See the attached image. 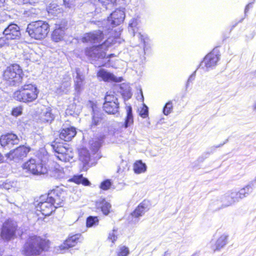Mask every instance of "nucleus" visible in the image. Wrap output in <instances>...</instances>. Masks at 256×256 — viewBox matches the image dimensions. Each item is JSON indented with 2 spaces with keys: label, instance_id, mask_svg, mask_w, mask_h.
Instances as JSON below:
<instances>
[{
  "label": "nucleus",
  "instance_id": "1",
  "mask_svg": "<svg viewBox=\"0 0 256 256\" xmlns=\"http://www.w3.org/2000/svg\"><path fill=\"white\" fill-rule=\"evenodd\" d=\"M124 18L125 14L123 10H116L106 20L98 22V25L102 28V31L97 30L86 33L82 38V41L92 44L100 43L104 39V36L107 34L110 35L108 37L116 40L120 36V30H113V28L122 23Z\"/></svg>",
  "mask_w": 256,
  "mask_h": 256
},
{
  "label": "nucleus",
  "instance_id": "2",
  "mask_svg": "<svg viewBox=\"0 0 256 256\" xmlns=\"http://www.w3.org/2000/svg\"><path fill=\"white\" fill-rule=\"evenodd\" d=\"M24 84L13 94V98L20 102L30 103L34 101L38 98L39 90L36 85L32 84Z\"/></svg>",
  "mask_w": 256,
  "mask_h": 256
},
{
  "label": "nucleus",
  "instance_id": "3",
  "mask_svg": "<svg viewBox=\"0 0 256 256\" xmlns=\"http://www.w3.org/2000/svg\"><path fill=\"white\" fill-rule=\"evenodd\" d=\"M48 246V242L36 236L30 237L24 246L23 252L26 256L38 255Z\"/></svg>",
  "mask_w": 256,
  "mask_h": 256
},
{
  "label": "nucleus",
  "instance_id": "4",
  "mask_svg": "<svg viewBox=\"0 0 256 256\" xmlns=\"http://www.w3.org/2000/svg\"><path fill=\"white\" fill-rule=\"evenodd\" d=\"M3 78L10 85L12 86H18L24 84L26 79L20 66L16 64L6 68L4 72Z\"/></svg>",
  "mask_w": 256,
  "mask_h": 256
},
{
  "label": "nucleus",
  "instance_id": "5",
  "mask_svg": "<svg viewBox=\"0 0 256 256\" xmlns=\"http://www.w3.org/2000/svg\"><path fill=\"white\" fill-rule=\"evenodd\" d=\"M50 30L48 24L44 21L38 20L28 24L26 32L29 36L36 40L45 38Z\"/></svg>",
  "mask_w": 256,
  "mask_h": 256
},
{
  "label": "nucleus",
  "instance_id": "6",
  "mask_svg": "<svg viewBox=\"0 0 256 256\" xmlns=\"http://www.w3.org/2000/svg\"><path fill=\"white\" fill-rule=\"evenodd\" d=\"M116 40L108 37L102 44L92 46L86 50V55L93 60L104 58L106 55V51L108 47L115 44Z\"/></svg>",
  "mask_w": 256,
  "mask_h": 256
},
{
  "label": "nucleus",
  "instance_id": "7",
  "mask_svg": "<svg viewBox=\"0 0 256 256\" xmlns=\"http://www.w3.org/2000/svg\"><path fill=\"white\" fill-rule=\"evenodd\" d=\"M52 146L58 159L62 162H69L73 158L71 149L68 148L66 144L59 142V140H56L52 142Z\"/></svg>",
  "mask_w": 256,
  "mask_h": 256
},
{
  "label": "nucleus",
  "instance_id": "8",
  "mask_svg": "<svg viewBox=\"0 0 256 256\" xmlns=\"http://www.w3.org/2000/svg\"><path fill=\"white\" fill-rule=\"evenodd\" d=\"M23 168L34 175L44 174L48 170L42 163L36 162V160L31 158L23 165Z\"/></svg>",
  "mask_w": 256,
  "mask_h": 256
},
{
  "label": "nucleus",
  "instance_id": "9",
  "mask_svg": "<svg viewBox=\"0 0 256 256\" xmlns=\"http://www.w3.org/2000/svg\"><path fill=\"white\" fill-rule=\"evenodd\" d=\"M16 226V223L12 220H8L5 222L2 228V238L6 240H10L15 235Z\"/></svg>",
  "mask_w": 256,
  "mask_h": 256
},
{
  "label": "nucleus",
  "instance_id": "10",
  "mask_svg": "<svg viewBox=\"0 0 256 256\" xmlns=\"http://www.w3.org/2000/svg\"><path fill=\"white\" fill-rule=\"evenodd\" d=\"M66 192L57 188L50 191L48 195V200L54 204L56 208L62 206L65 200Z\"/></svg>",
  "mask_w": 256,
  "mask_h": 256
},
{
  "label": "nucleus",
  "instance_id": "11",
  "mask_svg": "<svg viewBox=\"0 0 256 256\" xmlns=\"http://www.w3.org/2000/svg\"><path fill=\"white\" fill-rule=\"evenodd\" d=\"M30 151V147L22 146L11 150L6 154V156L10 160L17 162L26 157Z\"/></svg>",
  "mask_w": 256,
  "mask_h": 256
},
{
  "label": "nucleus",
  "instance_id": "12",
  "mask_svg": "<svg viewBox=\"0 0 256 256\" xmlns=\"http://www.w3.org/2000/svg\"><path fill=\"white\" fill-rule=\"evenodd\" d=\"M220 56L216 50H214L205 56L200 66H204L207 70H208L209 68H212L216 65L220 60Z\"/></svg>",
  "mask_w": 256,
  "mask_h": 256
},
{
  "label": "nucleus",
  "instance_id": "13",
  "mask_svg": "<svg viewBox=\"0 0 256 256\" xmlns=\"http://www.w3.org/2000/svg\"><path fill=\"white\" fill-rule=\"evenodd\" d=\"M66 24L65 22L56 24L55 28L52 32V38L55 42H59L64 40L66 35Z\"/></svg>",
  "mask_w": 256,
  "mask_h": 256
},
{
  "label": "nucleus",
  "instance_id": "14",
  "mask_svg": "<svg viewBox=\"0 0 256 256\" xmlns=\"http://www.w3.org/2000/svg\"><path fill=\"white\" fill-rule=\"evenodd\" d=\"M3 34L11 42L12 40H18L20 36V28L16 24H11L4 29Z\"/></svg>",
  "mask_w": 256,
  "mask_h": 256
},
{
  "label": "nucleus",
  "instance_id": "15",
  "mask_svg": "<svg viewBox=\"0 0 256 256\" xmlns=\"http://www.w3.org/2000/svg\"><path fill=\"white\" fill-rule=\"evenodd\" d=\"M55 208L54 204L48 200V198L44 202H40L36 206V210L40 212L44 216H50Z\"/></svg>",
  "mask_w": 256,
  "mask_h": 256
},
{
  "label": "nucleus",
  "instance_id": "16",
  "mask_svg": "<svg viewBox=\"0 0 256 256\" xmlns=\"http://www.w3.org/2000/svg\"><path fill=\"white\" fill-rule=\"evenodd\" d=\"M240 200L237 191L232 190L226 192L222 198V207L225 208L234 204Z\"/></svg>",
  "mask_w": 256,
  "mask_h": 256
},
{
  "label": "nucleus",
  "instance_id": "17",
  "mask_svg": "<svg viewBox=\"0 0 256 256\" xmlns=\"http://www.w3.org/2000/svg\"><path fill=\"white\" fill-rule=\"evenodd\" d=\"M19 139L16 135L14 134H8L1 136L0 143L2 146L10 148L14 144H18Z\"/></svg>",
  "mask_w": 256,
  "mask_h": 256
},
{
  "label": "nucleus",
  "instance_id": "18",
  "mask_svg": "<svg viewBox=\"0 0 256 256\" xmlns=\"http://www.w3.org/2000/svg\"><path fill=\"white\" fill-rule=\"evenodd\" d=\"M80 235L76 234L58 246V248L55 250V252L57 253H64L65 250L70 247L74 246L76 244L79 242Z\"/></svg>",
  "mask_w": 256,
  "mask_h": 256
},
{
  "label": "nucleus",
  "instance_id": "19",
  "mask_svg": "<svg viewBox=\"0 0 256 256\" xmlns=\"http://www.w3.org/2000/svg\"><path fill=\"white\" fill-rule=\"evenodd\" d=\"M97 76L102 80L106 82H121L122 77L117 78L114 74L104 69H100L98 72Z\"/></svg>",
  "mask_w": 256,
  "mask_h": 256
},
{
  "label": "nucleus",
  "instance_id": "20",
  "mask_svg": "<svg viewBox=\"0 0 256 256\" xmlns=\"http://www.w3.org/2000/svg\"><path fill=\"white\" fill-rule=\"evenodd\" d=\"M76 132L74 127L64 128L60 134V140L65 142L70 140L76 134Z\"/></svg>",
  "mask_w": 256,
  "mask_h": 256
},
{
  "label": "nucleus",
  "instance_id": "21",
  "mask_svg": "<svg viewBox=\"0 0 256 256\" xmlns=\"http://www.w3.org/2000/svg\"><path fill=\"white\" fill-rule=\"evenodd\" d=\"M54 118L50 108H46L42 110L40 115V120L44 122H51Z\"/></svg>",
  "mask_w": 256,
  "mask_h": 256
},
{
  "label": "nucleus",
  "instance_id": "22",
  "mask_svg": "<svg viewBox=\"0 0 256 256\" xmlns=\"http://www.w3.org/2000/svg\"><path fill=\"white\" fill-rule=\"evenodd\" d=\"M103 108L104 110L108 114H114L118 112L119 102H104L103 104Z\"/></svg>",
  "mask_w": 256,
  "mask_h": 256
},
{
  "label": "nucleus",
  "instance_id": "23",
  "mask_svg": "<svg viewBox=\"0 0 256 256\" xmlns=\"http://www.w3.org/2000/svg\"><path fill=\"white\" fill-rule=\"evenodd\" d=\"M148 204L146 201H144L140 203L136 209L132 214V216L135 218H138L142 216L145 212L148 210Z\"/></svg>",
  "mask_w": 256,
  "mask_h": 256
},
{
  "label": "nucleus",
  "instance_id": "24",
  "mask_svg": "<svg viewBox=\"0 0 256 256\" xmlns=\"http://www.w3.org/2000/svg\"><path fill=\"white\" fill-rule=\"evenodd\" d=\"M139 20L138 18H132L129 22L128 30L129 32L133 36L138 38V32Z\"/></svg>",
  "mask_w": 256,
  "mask_h": 256
},
{
  "label": "nucleus",
  "instance_id": "25",
  "mask_svg": "<svg viewBox=\"0 0 256 256\" xmlns=\"http://www.w3.org/2000/svg\"><path fill=\"white\" fill-rule=\"evenodd\" d=\"M79 159L83 163V168L88 164L90 156L88 150L86 148H82L79 151Z\"/></svg>",
  "mask_w": 256,
  "mask_h": 256
},
{
  "label": "nucleus",
  "instance_id": "26",
  "mask_svg": "<svg viewBox=\"0 0 256 256\" xmlns=\"http://www.w3.org/2000/svg\"><path fill=\"white\" fill-rule=\"evenodd\" d=\"M138 38L144 44V50L146 54L148 52L152 46V42L146 34H142L141 32H138Z\"/></svg>",
  "mask_w": 256,
  "mask_h": 256
},
{
  "label": "nucleus",
  "instance_id": "27",
  "mask_svg": "<svg viewBox=\"0 0 256 256\" xmlns=\"http://www.w3.org/2000/svg\"><path fill=\"white\" fill-rule=\"evenodd\" d=\"M96 206L100 208L104 215H108L110 212L111 208L110 204L104 199H100L96 202Z\"/></svg>",
  "mask_w": 256,
  "mask_h": 256
},
{
  "label": "nucleus",
  "instance_id": "28",
  "mask_svg": "<svg viewBox=\"0 0 256 256\" xmlns=\"http://www.w3.org/2000/svg\"><path fill=\"white\" fill-rule=\"evenodd\" d=\"M46 10L50 14L54 16H57L62 12V10L60 6L54 2L49 4L46 8Z\"/></svg>",
  "mask_w": 256,
  "mask_h": 256
},
{
  "label": "nucleus",
  "instance_id": "29",
  "mask_svg": "<svg viewBox=\"0 0 256 256\" xmlns=\"http://www.w3.org/2000/svg\"><path fill=\"white\" fill-rule=\"evenodd\" d=\"M126 116L124 122V127L128 128L134 122L132 108L130 106H126Z\"/></svg>",
  "mask_w": 256,
  "mask_h": 256
},
{
  "label": "nucleus",
  "instance_id": "30",
  "mask_svg": "<svg viewBox=\"0 0 256 256\" xmlns=\"http://www.w3.org/2000/svg\"><path fill=\"white\" fill-rule=\"evenodd\" d=\"M92 126H96L98 125L102 120V114L100 112L96 109V107L92 106Z\"/></svg>",
  "mask_w": 256,
  "mask_h": 256
},
{
  "label": "nucleus",
  "instance_id": "31",
  "mask_svg": "<svg viewBox=\"0 0 256 256\" xmlns=\"http://www.w3.org/2000/svg\"><path fill=\"white\" fill-rule=\"evenodd\" d=\"M146 170V166L142 160L136 161L134 165V170L136 174H140L144 172Z\"/></svg>",
  "mask_w": 256,
  "mask_h": 256
},
{
  "label": "nucleus",
  "instance_id": "32",
  "mask_svg": "<svg viewBox=\"0 0 256 256\" xmlns=\"http://www.w3.org/2000/svg\"><path fill=\"white\" fill-rule=\"evenodd\" d=\"M76 72V76L74 80L75 89L78 92H79L81 90V88L83 84L84 77L80 74L78 70Z\"/></svg>",
  "mask_w": 256,
  "mask_h": 256
},
{
  "label": "nucleus",
  "instance_id": "33",
  "mask_svg": "<svg viewBox=\"0 0 256 256\" xmlns=\"http://www.w3.org/2000/svg\"><path fill=\"white\" fill-rule=\"evenodd\" d=\"M228 236L226 234L221 236L216 242V250H219L223 248L227 243Z\"/></svg>",
  "mask_w": 256,
  "mask_h": 256
},
{
  "label": "nucleus",
  "instance_id": "34",
  "mask_svg": "<svg viewBox=\"0 0 256 256\" xmlns=\"http://www.w3.org/2000/svg\"><path fill=\"white\" fill-rule=\"evenodd\" d=\"M72 180L76 184H82L84 186H88L90 184L88 180L84 178L82 175L74 176Z\"/></svg>",
  "mask_w": 256,
  "mask_h": 256
},
{
  "label": "nucleus",
  "instance_id": "35",
  "mask_svg": "<svg viewBox=\"0 0 256 256\" xmlns=\"http://www.w3.org/2000/svg\"><path fill=\"white\" fill-rule=\"evenodd\" d=\"M106 10L111 9L113 8L116 0H98Z\"/></svg>",
  "mask_w": 256,
  "mask_h": 256
},
{
  "label": "nucleus",
  "instance_id": "36",
  "mask_svg": "<svg viewBox=\"0 0 256 256\" xmlns=\"http://www.w3.org/2000/svg\"><path fill=\"white\" fill-rule=\"evenodd\" d=\"M98 220L96 216H90L87 218L86 226L92 227L94 225L98 224Z\"/></svg>",
  "mask_w": 256,
  "mask_h": 256
},
{
  "label": "nucleus",
  "instance_id": "37",
  "mask_svg": "<svg viewBox=\"0 0 256 256\" xmlns=\"http://www.w3.org/2000/svg\"><path fill=\"white\" fill-rule=\"evenodd\" d=\"M110 102H114L118 103V100L114 94L107 92L104 98V102L110 103Z\"/></svg>",
  "mask_w": 256,
  "mask_h": 256
},
{
  "label": "nucleus",
  "instance_id": "38",
  "mask_svg": "<svg viewBox=\"0 0 256 256\" xmlns=\"http://www.w3.org/2000/svg\"><path fill=\"white\" fill-rule=\"evenodd\" d=\"M256 184V177L254 179L251 181L246 186L244 189L246 190V194L248 195L250 193H251L253 190V187L254 184Z\"/></svg>",
  "mask_w": 256,
  "mask_h": 256
},
{
  "label": "nucleus",
  "instance_id": "39",
  "mask_svg": "<svg viewBox=\"0 0 256 256\" xmlns=\"http://www.w3.org/2000/svg\"><path fill=\"white\" fill-rule=\"evenodd\" d=\"M130 251L128 248L125 246H120L118 252V256H128L129 254Z\"/></svg>",
  "mask_w": 256,
  "mask_h": 256
},
{
  "label": "nucleus",
  "instance_id": "40",
  "mask_svg": "<svg viewBox=\"0 0 256 256\" xmlns=\"http://www.w3.org/2000/svg\"><path fill=\"white\" fill-rule=\"evenodd\" d=\"M172 104L171 102H167L163 109V112L165 115H168L172 112Z\"/></svg>",
  "mask_w": 256,
  "mask_h": 256
},
{
  "label": "nucleus",
  "instance_id": "41",
  "mask_svg": "<svg viewBox=\"0 0 256 256\" xmlns=\"http://www.w3.org/2000/svg\"><path fill=\"white\" fill-rule=\"evenodd\" d=\"M11 41L5 35L0 38V48L8 46L11 44Z\"/></svg>",
  "mask_w": 256,
  "mask_h": 256
},
{
  "label": "nucleus",
  "instance_id": "42",
  "mask_svg": "<svg viewBox=\"0 0 256 256\" xmlns=\"http://www.w3.org/2000/svg\"><path fill=\"white\" fill-rule=\"evenodd\" d=\"M116 233L117 230H113L112 232L109 233L108 240H110L112 244H114L117 240L118 236Z\"/></svg>",
  "mask_w": 256,
  "mask_h": 256
},
{
  "label": "nucleus",
  "instance_id": "43",
  "mask_svg": "<svg viewBox=\"0 0 256 256\" xmlns=\"http://www.w3.org/2000/svg\"><path fill=\"white\" fill-rule=\"evenodd\" d=\"M111 185L110 181L109 180H106L101 183L100 188L104 190H108L110 188Z\"/></svg>",
  "mask_w": 256,
  "mask_h": 256
},
{
  "label": "nucleus",
  "instance_id": "44",
  "mask_svg": "<svg viewBox=\"0 0 256 256\" xmlns=\"http://www.w3.org/2000/svg\"><path fill=\"white\" fill-rule=\"evenodd\" d=\"M148 108L144 104L143 108L140 112V115L142 118H146L148 116Z\"/></svg>",
  "mask_w": 256,
  "mask_h": 256
},
{
  "label": "nucleus",
  "instance_id": "45",
  "mask_svg": "<svg viewBox=\"0 0 256 256\" xmlns=\"http://www.w3.org/2000/svg\"><path fill=\"white\" fill-rule=\"evenodd\" d=\"M238 196V197L239 200H241L247 196L248 194L246 192L244 188H242L238 192H237Z\"/></svg>",
  "mask_w": 256,
  "mask_h": 256
},
{
  "label": "nucleus",
  "instance_id": "46",
  "mask_svg": "<svg viewBox=\"0 0 256 256\" xmlns=\"http://www.w3.org/2000/svg\"><path fill=\"white\" fill-rule=\"evenodd\" d=\"M22 113V108L20 106L14 108L12 110V114L14 116H18Z\"/></svg>",
  "mask_w": 256,
  "mask_h": 256
},
{
  "label": "nucleus",
  "instance_id": "47",
  "mask_svg": "<svg viewBox=\"0 0 256 256\" xmlns=\"http://www.w3.org/2000/svg\"><path fill=\"white\" fill-rule=\"evenodd\" d=\"M195 72H194L193 74H192L190 76V77L187 81L186 84V88H188L190 82H192L195 78V76H196Z\"/></svg>",
  "mask_w": 256,
  "mask_h": 256
},
{
  "label": "nucleus",
  "instance_id": "48",
  "mask_svg": "<svg viewBox=\"0 0 256 256\" xmlns=\"http://www.w3.org/2000/svg\"><path fill=\"white\" fill-rule=\"evenodd\" d=\"M12 187V185L10 182H5L3 181L2 188L9 190Z\"/></svg>",
  "mask_w": 256,
  "mask_h": 256
},
{
  "label": "nucleus",
  "instance_id": "49",
  "mask_svg": "<svg viewBox=\"0 0 256 256\" xmlns=\"http://www.w3.org/2000/svg\"><path fill=\"white\" fill-rule=\"evenodd\" d=\"M21 2L23 4H34L36 3L38 0H20Z\"/></svg>",
  "mask_w": 256,
  "mask_h": 256
},
{
  "label": "nucleus",
  "instance_id": "50",
  "mask_svg": "<svg viewBox=\"0 0 256 256\" xmlns=\"http://www.w3.org/2000/svg\"><path fill=\"white\" fill-rule=\"evenodd\" d=\"M225 144V142H224L223 144H218V146H212L211 148H210V150H211V152H212V151H214L216 148H220L224 144Z\"/></svg>",
  "mask_w": 256,
  "mask_h": 256
},
{
  "label": "nucleus",
  "instance_id": "51",
  "mask_svg": "<svg viewBox=\"0 0 256 256\" xmlns=\"http://www.w3.org/2000/svg\"><path fill=\"white\" fill-rule=\"evenodd\" d=\"M252 6V3H249L246 6L245 10H244L245 14H246V12L248 11L249 8Z\"/></svg>",
  "mask_w": 256,
  "mask_h": 256
},
{
  "label": "nucleus",
  "instance_id": "52",
  "mask_svg": "<svg viewBox=\"0 0 256 256\" xmlns=\"http://www.w3.org/2000/svg\"><path fill=\"white\" fill-rule=\"evenodd\" d=\"M64 0V5L68 7V8H70V6L69 4V0Z\"/></svg>",
  "mask_w": 256,
  "mask_h": 256
},
{
  "label": "nucleus",
  "instance_id": "53",
  "mask_svg": "<svg viewBox=\"0 0 256 256\" xmlns=\"http://www.w3.org/2000/svg\"><path fill=\"white\" fill-rule=\"evenodd\" d=\"M170 254L168 252H166L164 254V256H170Z\"/></svg>",
  "mask_w": 256,
  "mask_h": 256
},
{
  "label": "nucleus",
  "instance_id": "54",
  "mask_svg": "<svg viewBox=\"0 0 256 256\" xmlns=\"http://www.w3.org/2000/svg\"><path fill=\"white\" fill-rule=\"evenodd\" d=\"M252 106H253L254 110L256 111V102L254 104V105Z\"/></svg>",
  "mask_w": 256,
  "mask_h": 256
},
{
  "label": "nucleus",
  "instance_id": "55",
  "mask_svg": "<svg viewBox=\"0 0 256 256\" xmlns=\"http://www.w3.org/2000/svg\"><path fill=\"white\" fill-rule=\"evenodd\" d=\"M4 1L5 0H0V6H1L3 4Z\"/></svg>",
  "mask_w": 256,
  "mask_h": 256
},
{
  "label": "nucleus",
  "instance_id": "56",
  "mask_svg": "<svg viewBox=\"0 0 256 256\" xmlns=\"http://www.w3.org/2000/svg\"><path fill=\"white\" fill-rule=\"evenodd\" d=\"M3 181H0V189L2 188Z\"/></svg>",
  "mask_w": 256,
  "mask_h": 256
},
{
  "label": "nucleus",
  "instance_id": "57",
  "mask_svg": "<svg viewBox=\"0 0 256 256\" xmlns=\"http://www.w3.org/2000/svg\"><path fill=\"white\" fill-rule=\"evenodd\" d=\"M96 150H97L100 146V144L98 142L96 144Z\"/></svg>",
  "mask_w": 256,
  "mask_h": 256
},
{
  "label": "nucleus",
  "instance_id": "58",
  "mask_svg": "<svg viewBox=\"0 0 256 256\" xmlns=\"http://www.w3.org/2000/svg\"><path fill=\"white\" fill-rule=\"evenodd\" d=\"M2 154H0V162L2 161Z\"/></svg>",
  "mask_w": 256,
  "mask_h": 256
},
{
  "label": "nucleus",
  "instance_id": "59",
  "mask_svg": "<svg viewBox=\"0 0 256 256\" xmlns=\"http://www.w3.org/2000/svg\"><path fill=\"white\" fill-rule=\"evenodd\" d=\"M66 86H70V84L69 82H66Z\"/></svg>",
  "mask_w": 256,
  "mask_h": 256
},
{
  "label": "nucleus",
  "instance_id": "60",
  "mask_svg": "<svg viewBox=\"0 0 256 256\" xmlns=\"http://www.w3.org/2000/svg\"><path fill=\"white\" fill-rule=\"evenodd\" d=\"M141 93H142V100H144V97H143V96H142V90L140 91Z\"/></svg>",
  "mask_w": 256,
  "mask_h": 256
},
{
  "label": "nucleus",
  "instance_id": "61",
  "mask_svg": "<svg viewBox=\"0 0 256 256\" xmlns=\"http://www.w3.org/2000/svg\"><path fill=\"white\" fill-rule=\"evenodd\" d=\"M254 76H256V71L254 72Z\"/></svg>",
  "mask_w": 256,
  "mask_h": 256
},
{
  "label": "nucleus",
  "instance_id": "62",
  "mask_svg": "<svg viewBox=\"0 0 256 256\" xmlns=\"http://www.w3.org/2000/svg\"><path fill=\"white\" fill-rule=\"evenodd\" d=\"M129 98H130L131 97V95L130 94V96H128Z\"/></svg>",
  "mask_w": 256,
  "mask_h": 256
},
{
  "label": "nucleus",
  "instance_id": "63",
  "mask_svg": "<svg viewBox=\"0 0 256 256\" xmlns=\"http://www.w3.org/2000/svg\"><path fill=\"white\" fill-rule=\"evenodd\" d=\"M193 256H194V255Z\"/></svg>",
  "mask_w": 256,
  "mask_h": 256
}]
</instances>
